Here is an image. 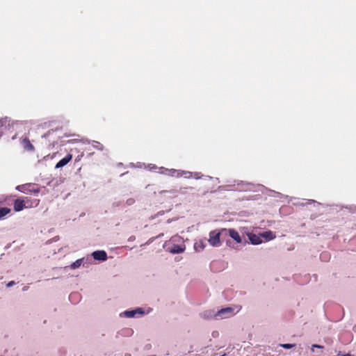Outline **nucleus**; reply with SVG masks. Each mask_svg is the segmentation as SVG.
<instances>
[{
	"label": "nucleus",
	"mask_w": 356,
	"mask_h": 356,
	"mask_svg": "<svg viewBox=\"0 0 356 356\" xmlns=\"http://www.w3.org/2000/svg\"><path fill=\"white\" fill-rule=\"evenodd\" d=\"M163 234H159V235H158V236H156V238L161 237V236H163Z\"/></svg>",
	"instance_id": "30"
},
{
	"label": "nucleus",
	"mask_w": 356,
	"mask_h": 356,
	"mask_svg": "<svg viewBox=\"0 0 356 356\" xmlns=\"http://www.w3.org/2000/svg\"><path fill=\"white\" fill-rule=\"evenodd\" d=\"M24 200H25L26 208L35 207L40 203V200L35 199L33 200H31L28 197H25V199Z\"/></svg>",
	"instance_id": "11"
},
{
	"label": "nucleus",
	"mask_w": 356,
	"mask_h": 356,
	"mask_svg": "<svg viewBox=\"0 0 356 356\" xmlns=\"http://www.w3.org/2000/svg\"><path fill=\"white\" fill-rule=\"evenodd\" d=\"M260 235L257 236L256 234H252L249 235V239L250 242L254 245H258L262 243V240L261 239Z\"/></svg>",
	"instance_id": "14"
},
{
	"label": "nucleus",
	"mask_w": 356,
	"mask_h": 356,
	"mask_svg": "<svg viewBox=\"0 0 356 356\" xmlns=\"http://www.w3.org/2000/svg\"><path fill=\"white\" fill-rule=\"evenodd\" d=\"M92 145L95 149H97V150L99 151H103L104 149V145L98 141L93 140L92 143Z\"/></svg>",
	"instance_id": "18"
},
{
	"label": "nucleus",
	"mask_w": 356,
	"mask_h": 356,
	"mask_svg": "<svg viewBox=\"0 0 356 356\" xmlns=\"http://www.w3.org/2000/svg\"><path fill=\"white\" fill-rule=\"evenodd\" d=\"M11 212V209L8 207H1L0 208V220L3 219L6 215L9 214Z\"/></svg>",
	"instance_id": "16"
},
{
	"label": "nucleus",
	"mask_w": 356,
	"mask_h": 356,
	"mask_svg": "<svg viewBox=\"0 0 356 356\" xmlns=\"http://www.w3.org/2000/svg\"><path fill=\"white\" fill-rule=\"evenodd\" d=\"M137 313H139V314H143V311L142 310V309L140 308H138L137 309H135V310H131V311H126L124 312V314L128 318H132V317H134L135 315L137 314Z\"/></svg>",
	"instance_id": "15"
},
{
	"label": "nucleus",
	"mask_w": 356,
	"mask_h": 356,
	"mask_svg": "<svg viewBox=\"0 0 356 356\" xmlns=\"http://www.w3.org/2000/svg\"><path fill=\"white\" fill-rule=\"evenodd\" d=\"M205 244L202 241H200L195 243V249L197 251H201L203 250L205 248Z\"/></svg>",
	"instance_id": "19"
},
{
	"label": "nucleus",
	"mask_w": 356,
	"mask_h": 356,
	"mask_svg": "<svg viewBox=\"0 0 356 356\" xmlns=\"http://www.w3.org/2000/svg\"><path fill=\"white\" fill-rule=\"evenodd\" d=\"M184 177L186 179H191L193 177V174L189 171L180 170V177Z\"/></svg>",
	"instance_id": "17"
},
{
	"label": "nucleus",
	"mask_w": 356,
	"mask_h": 356,
	"mask_svg": "<svg viewBox=\"0 0 356 356\" xmlns=\"http://www.w3.org/2000/svg\"><path fill=\"white\" fill-rule=\"evenodd\" d=\"M83 156V154L82 153L80 156H78L76 159H75V162H78L81 160V157Z\"/></svg>",
	"instance_id": "27"
},
{
	"label": "nucleus",
	"mask_w": 356,
	"mask_h": 356,
	"mask_svg": "<svg viewBox=\"0 0 356 356\" xmlns=\"http://www.w3.org/2000/svg\"><path fill=\"white\" fill-rule=\"evenodd\" d=\"M166 250L172 254H179L184 252L186 245L184 242L178 236L171 238L168 244L165 243Z\"/></svg>",
	"instance_id": "1"
},
{
	"label": "nucleus",
	"mask_w": 356,
	"mask_h": 356,
	"mask_svg": "<svg viewBox=\"0 0 356 356\" xmlns=\"http://www.w3.org/2000/svg\"><path fill=\"white\" fill-rule=\"evenodd\" d=\"M16 189L24 193H35L38 194L40 191V188L36 184L29 183L17 186Z\"/></svg>",
	"instance_id": "3"
},
{
	"label": "nucleus",
	"mask_w": 356,
	"mask_h": 356,
	"mask_svg": "<svg viewBox=\"0 0 356 356\" xmlns=\"http://www.w3.org/2000/svg\"><path fill=\"white\" fill-rule=\"evenodd\" d=\"M235 314V312L234 311V308L231 307H227L222 308L220 310H218L215 314V318L216 319H223V318H227L233 316Z\"/></svg>",
	"instance_id": "4"
},
{
	"label": "nucleus",
	"mask_w": 356,
	"mask_h": 356,
	"mask_svg": "<svg viewBox=\"0 0 356 356\" xmlns=\"http://www.w3.org/2000/svg\"><path fill=\"white\" fill-rule=\"evenodd\" d=\"M6 124V120L3 119H0V128H1L3 126H4Z\"/></svg>",
	"instance_id": "24"
},
{
	"label": "nucleus",
	"mask_w": 356,
	"mask_h": 356,
	"mask_svg": "<svg viewBox=\"0 0 356 356\" xmlns=\"http://www.w3.org/2000/svg\"><path fill=\"white\" fill-rule=\"evenodd\" d=\"M72 159V155L68 154L65 157L60 160L56 165V168H60L67 165Z\"/></svg>",
	"instance_id": "10"
},
{
	"label": "nucleus",
	"mask_w": 356,
	"mask_h": 356,
	"mask_svg": "<svg viewBox=\"0 0 356 356\" xmlns=\"http://www.w3.org/2000/svg\"><path fill=\"white\" fill-rule=\"evenodd\" d=\"M161 170H162V173H164L168 176L175 177L177 178L180 177L181 170L168 169L163 167L161 168Z\"/></svg>",
	"instance_id": "5"
},
{
	"label": "nucleus",
	"mask_w": 356,
	"mask_h": 356,
	"mask_svg": "<svg viewBox=\"0 0 356 356\" xmlns=\"http://www.w3.org/2000/svg\"><path fill=\"white\" fill-rule=\"evenodd\" d=\"M223 232H227V229H221L219 231L213 230L209 232V244L213 247H219L221 245L220 236Z\"/></svg>",
	"instance_id": "2"
},
{
	"label": "nucleus",
	"mask_w": 356,
	"mask_h": 356,
	"mask_svg": "<svg viewBox=\"0 0 356 356\" xmlns=\"http://www.w3.org/2000/svg\"><path fill=\"white\" fill-rule=\"evenodd\" d=\"M193 178H195L196 179H200L202 177V175L201 174V172H193Z\"/></svg>",
	"instance_id": "23"
},
{
	"label": "nucleus",
	"mask_w": 356,
	"mask_h": 356,
	"mask_svg": "<svg viewBox=\"0 0 356 356\" xmlns=\"http://www.w3.org/2000/svg\"><path fill=\"white\" fill-rule=\"evenodd\" d=\"M281 346L286 348V349H290L293 347L295 346V344H291V343H284V344H281Z\"/></svg>",
	"instance_id": "22"
},
{
	"label": "nucleus",
	"mask_w": 356,
	"mask_h": 356,
	"mask_svg": "<svg viewBox=\"0 0 356 356\" xmlns=\"http://www.w3.org/2000/svg\"><path fill=\"white\" fill-rule=\"evenodd\" d=\"M260 236L262 238H264L266 241H270L275 238V234L272 231H266L263 233L260 234Z\"/></svg>",
	"instance_id": "13"
},
{
	"label": "nucleus",
	"mask_w": 356,
	"mask_h": 356,
	"mask_svg": "<svg viewBox=\"0 0 356 356\" xmlns=\"http://www.w3.org/2000/svg\"><path fill=\"white\" fill-rule=\"evenodd\" d=\"M346 356H350V355H349V354H348V355H346Z\"/></svg>",
	"instance_id": "32"
},
{
	"label": "nucleus",
	"mask_w": 356,
	"mask_h": 356,
	"mask_svg": "<svg viewBox=\"0 0 356 356\" xmlns=\"http://www.w3.org/2000/svg\"><path fill=\"white\" fill-rule=\"evenodd\" d=\"M73 141H75L74 140H68V143H72Z\"/></svg>",
	"instance_id": "31"
},
{
	"label": "nucleus",
	"mask_w": 356,
	"mask_h": 356,
	"mask_svg": "<svg viewBox=\"0 0 356 356\" xmlns=\"http://www.w3.org/2000/svg\"><path fill=\"white\" fill-rule=\"evenodd\" d=\"M134 199H131V198H130V199L127 200V203L129 205H131V204H134Z\"/></svg>",
	"instance_id": "25"
},
{
	"label": "nucleus",
	"mask_w": 356,
	"mask_h": 356,
	"mask_svg": "<svg viewBox=\"0 0 356 356\" xmlns=\"http://www.w3.org/2000/svg\"><path fill=\"white\" fill-rule=\"evenodd\" d=\"M21 143L24 149L29 152L34 151V146L31 144L30 140L28 138H24L22 139Z\"/></svg>",
	"instance_id": "9"
},
{
	"label": "nucleus",
	"mask_w": 356,
	"mask_h": 356,
	"mask_svg": "<svg viewBox=\"0 0 356 356\" xmlns=\"http://www.w3.org/2000/svg\"><path fill=\"white\" fill-rule=\"evenodd\" d=\"M82 264H83V259H77V260H76L74 262H73L71 264L70 268L72 269L78 268H79L81 266Z\"/></svg>",
	"instance_id": "20"
},
{
	"label": "nucleus",
	"mask_w": 356,
	"mask_h": 356,
	"mask_svg": "<svg viewBox=\"0 0 356 356\" xmlns=\"http://www.w3.org/2000/svg\"><path fill=\"white\" fill-rule=\"evenodd\" d=\"M227 232L229 233V236L237 243H241L242 242V238L236 230L234 229H227Z\"/></svg>",
	"instance_id": "6"
},
{
	"label": "nucleus",
	"mask_w": 356,
	"mask_h": 356,
	"mask_svg": "<svg viewBox=\"0 0 356 356\" xmlns=\"http://www.w3.org/2000/svg\"><path fill=\"white\" fill-rule=\"evenodd\" d=\"M92 257L95 260L106 261L107 259V254L104 250L95 251L92 253Z\"/></svg>",
	"instance_id": "7"
},
{
	"label": "nucleus",
	"mask_w": 356,
	"mask_h": 356,
	"mask_svg": "<svg viewBox=\"0 0 356 356\" xmlns=\"http://www.w3.org/2000/svg\"><path fill=\"white\" fill-rule=\"evenodd\" d=\"M163 193H169L174 197H177L178 195V191L177 190H170V191H163Z\"/></svg>",
	"instance_id": "21"
},
{
	"label": "nucleus",
	"mask_w": 356,
	"mask_h": 356,
	"mask_svg": "<svg viewBox=\"0 0 356 356\" xmlns=\"http://www.w3.org/2000/svg\"><path fill=\"white\" fill-rule=\"evenodd\" d=\"M24 208H26L25 200L22 199H16L14 202V210L16 212H19L22 211Z\"/></svg>",
	"instance_id": "8"
},
{
	"label": "nucleus",
	"mask_w": 356,
	"mask_h": 356,
	"mask_svg": "<svg viewBox=\"0 0 356 356\" xmlns=\"http://www.w3.org/2000/svg\"><path fill=\"white\" fill-rule=\"evenodd\" d=\"M328 256H329V255H328V254H327V252H323V253L321 254V257L322 258H324V259H326L327 257H329Z\"/></svg>",
	"instance_id": "26"
},
{
	"label": "nucleus",
	"mask_w": 356,
	"mask_h": 356,
	"mask_svg": "<svg viewBox=\"0 0 356 356\" xmlns=\"http://www.w3.org/2000/svg\"><path fill=\"white\" fill-rule=\"evenodd\" d=\"M241 306H238V311H237V312L240 311V310H241Z\"/></svg>",
	"instance_id": "29"
},
{
	"label": "nucleus",
	"mask_w": 356,
	"mask_h": 356,
	"mask_svg": "<svg viewBox=\"0 0 356 356\" xmlns=\"http://www.w3.org/2000/svg\"><path fill=\"white\" fill-rule=\"evenodd\" d=\"M312 348H323V346H320V345H317V344H314L312 346Z\"/></svg>",
	"instance_id": "28"
},
{
	"label": "nucleus",
	"mask_w": 356,
	"mask_h": 356,
	"mask_svg": "<svg viewBox=\"0 0 356 356\" xmlns=\"http://www.w3.org/2000/svg\"><path fill=\"white\" fill-rule=\"evenodd\" d=\"M215 314L212 310H206L200 314V317L205 320L215 318Z\"/></svg>",
	"instance_id": "12"
}]
</instances>
